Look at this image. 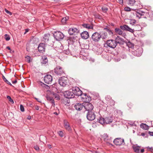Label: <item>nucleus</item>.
<instances>
[{
    "label": "nucleus",
    "mask_w": 153,
    "mask_h": 153,
    "mask_svg": "<svg viewBox=\"0 0 153 153\" xmlns=\"http://www.w3.org/2000/svg\"><path fill=\"white\" fill-rule=\"evenodd\" d=\"M103 137L105 141L108 143H109L110 142V140L108 138V137L107 134H104L103 135Z\"/></svg>",
    "instance_id": "obj_25"
},
{
    "label": "nucleus",
    "mask_w": 153,
    "mask_h": 153,
    "mask_svg": "<svg viewBox=\"0 0 153 153\" xmlns=\"http://www.w3.org/2000/svg\"><path fill=\"white\" fill-rule=\"evenodd\" d=\"M35 99L38 102H41V100L38 99V98H35Z\"/></svg>",
    "instance_id": "obj_53"
},
{
    "label": "nucleus",
    "mask_w": 153,
    "mask_h": 153,
    "mask_svg": "<svg viewBox=\"0 0 153 153\" xmlns=\"http://www.w3.org/2000/svg\"><path fill=\"white\" fill-rule=\"evenodd\" d=\"M114 40L115 41V42L117 45L118 43L119 44H123V39L122 38L118 36L116 38L115 40Z\"/></svg>",
    "instance_id": "obj_20"
},
{
    "label": "nucleus",
    "mask_w": 153,
    "mask_h": 153,
    "mask_svg": "<svg viewBox=\"0 0 153 153\" xmlns=\"http://www.w3.org/2000/svg\"><path fill=\"white\" fill-rule=\"evenodd\" d=\"M102 9L104 12H105L107 11L108 9L105 7H103L102 8Z\"/></svg>",
    "instance_id": "obj_43"
},
{
    "label": "nucleus",
    "mask_w": 153,
    "mask_h": 153,
    "mask_svg": "<svg viewBox=\"0 0 153 153\" xmlns=\"http://www.w3.org/2000/svg\"><path fill=\"white\" fill-rule=\"evenodd\" d=\"M148 15L149 17L152 19H153V11H149L148 13Z\"/></svg>",
    "instance_id": "obj_31"
},
{
    "label": "nucleus",
    "mask_w": 153,
    "mask_h": 153,
    "mask_svg": "<svg viewBox=\"0 0 153 153\" xmlns=\"http://www.w3.org/2000/svg\"><path fill=\"white\" fill-rule=\"evenodd\" d=\"M64 96L66 98L69 99L74 98V96L72 91H65L64 93Z\"/></svg>",
    "instance_id": "obj_10"
},
{
    "label": "nucleus",
    "mask_w": 153,
    "mask_h": 153,
    "mask_svg": "<svg viewBox=\"0 0 153 153\" xmlns=\"http://www.w3.org/2000/svg\"><path fill=\"white\" fill-rule=\"evenodd\" d=\"M93 106L91 103L88 102L84 103V109L87 111V115H94V113L92 111L93 109Z\"/></svg>",
    "instance_id": "obj_1"
},
{
    "label": "nucleus",
    "mask_w": 153,
    "mask_h": 153,
    "mask_svg": "<svg viewBox=\"0 0 153 153\" xmlns=\"http://www.w3.org/2000/svg\"><path fill=\"white\" fill-rule=\"evenodd\" d=\"M140 147L136 145H133L132 146V148L134 151L137 153H139L140 152Z\"/></svg>",
    "instance_id": "obj_21"
},
{
    "label": "nucleus",
    "mask_w": 153,
    "mask_h": 153,
    "mask_svg": "<svg viewBox=\"0 0 153 153\" xmlns=\"http://www.w3.org/2000/svg\"><path fill=\"white\" fill-rule=\"evenodd\" d=\"M72 91L73 95L79 96H81L82 94V91L77 87H73L72 89Z\"/></svg>",
    "instance_id": "obj_6"
},
{
    "label": "nucleus",
    "mask_w": 153,
    "mask_h": 153,
    "mask_svg": "<svg viewBox=\"0 0 153 153\" xmlns=\"http://www.w3.org/2000/svg\"><path fill=\"white\" fill-rule=\"evenodd\" d=\"M53 36L54 38L58 41L62 39L64 37V35L63 33L59 31L55 32L54 33Z\"/></svg>",
    "instance_id": "obj_4"
},
{
    "label": "nucleus",
    "mask_w": 153,
    "mask_h": 153,
    "mask_svg": "<svg viewBox=\"0 0 153 153\" xmlns=\"http://www.w3.org/2000/svg\"><path fill=\"white\" fill-rule=\"evenodd\" d=\"M5 11L7 13V14H9L10 15H12V13L11 12L7 10V9H5Z\"/></svg>",
    "instance_id": "obj_47"
},
{
    "label": "nucleus",
    "mask_w": 153,
    "mask_h": 153,
    "mask_svg": "<svg viewBox=\"0 0 153 153\" xmlns=\"http://www.w3.org/2000/svg\"><path fill=\"white\" fill-rule=\"evenodd\" d=\"M124 10L125 11H129L131 10V9L128 7H125L124 8Z\"/></svg>",
    "instance_id": "obj_44"
},
{
    "label": "nucleus",
    "mask_w": 153,
    "mask_h": 153,
    "mask_svg": "<svg viewBox=\"0 0 153 153\" xmlns=\"http://www.w3.org/2000/svg\"><path fill=\"white\" fill-rule=\"evenodd\" d=\"M144 149H141L140 150V152L141 153H143V152H144Z\"/></svg>",
    "instance_id": "obj_61"
},
{
    "label": "nucleus",
    "mask_w": 153,
    "mask_h": 153,
    "mask_svg": "<svg viewBox=\"0 0 153 153\" xmlns=\"http://www.w3.org/2000/svg\"><path fill=\"white\" fill-rule=\"evenodd\" d=\"M48 147L49 149H51L52 148V146L51 145L49 144L48 145Z\"/></svg>",
    "instance_id": "obj_59"
},
{
    "label": "nucleus",
    "mask_w": 153,
    "mask_h": 153,
    "mask_svg": "<svg viewBox=\"0 0 153 153\" xmlns=\"http://www.w3.org/2000/svg\"><path fill=\"white\" fill-rule=\"evenodd\" d=\"M79 31L78 29L76 28H70L68 30V33L70 35H72L75 33H78Z\"/></svg>",
    "instance_id": "obj_18"
},
{
    "label": "nucleus",
    "mask_w": 153,
    "mask_h": 153,
    "mask_svg": "<svg viewBox=\"0 0 153 153\" xmlns=\"http://www.w3.org/2000/svg\"><path fill=\"white\" fill-rule=\"evenodd\" d=\"M82 26L88 29H91L93 28V27L91 25L89 24H84L82 25Z\"/></svg>",
    "instance_id": "obj_27"
},
{
    "label": "nucleus",
    "mask_w": 153,
    "mask_h": 153,
    "mask_svg": "<svg viewBox=\"0 0 153 153\" xmlns=\"http://www.w3.org/2000/svg\"><path fill=\"white\" fill-rule=\"evenodd\" d=\"M105 98L106 100H107L108 99H110V97L109 96L108 97V96L107 97H105Z\"/></svg>",
    "instance_id": "obj_57"
},
{
    "label": "nucleus",
    "mask_w": 153,
    "mask_h": 153,
    "mask_svg": "<svg viewBox=\"0 0 153 153\" xmlns=\"http://www.w3.org/2000/svg\"><path fill=\"white\" fill-rule=\"evenodd\" d=\"M106 44L108 46L112 48H114L117 45L115 40L112 39L107 41Z\"/></svg>",
    "instance_id": "obj_9"
},
{
    "label": "nucleus",
    "mask_w": 153,
    "mask_h": 153,
    "mask_svg": "<svg viewBox=\"0 0 153 153\" xmlns=\"http://www.w3.org/2000/svg\"><path fill=\"white\" fill-rule=\"evenodd\" d=\"M45 44L43 43H40L38 47V50L40 52H42L45 51Z\"/></svg>",
    "instance_id": "obj_14"
},
{
    "label": "nucleus",
    "mask_w": 153,
    "mask_h": 153,
    "mask_svg": "<svg viewBox=\"0 0 153 153\" xmlns=\"http://www.w3.org/2000/svg\"><path fill=\"white\" fill-rule=\"evenodd\" d=\"M7 98L9 100V101L12 104L14 103L13 100L11 99L10 96H7Z\"/></svg>",
    "instance_id": "obj_35"
},
{
    "label": "nucleus",
    "mask_w": 153,
    "mask_h": 153,
    "mask_svg": "<svg viewBox=\"0 0 153 153\" xmlns=\"http://www.w3.org/2000/svg\"><path fill=\"white\" fill-rule=\"evenodd\" d=\"M120 28L123 30L128 31L131 33H133L134 29H132L129 27L127 25H121L120 26Z\"/></svg>",
    "instance_id": "obj_12"
},
{
    "label": "nucleus",
    "mask_w": 153,
    "mask_h": 153,
    "mask_svg": "<svg viewBox=\"0 0 153 153\" xmlns=\"http://www.w3.org/2000/svg\"><path fill=\"white\" fill-rule=\"evenodd\" d=\"M81 37L84 39H87L89 37V34L88 32L84 31L81 33Z\"/></svg>",
    "instance_id": "obj_19"
},
{
    "label": "nucleus",
    "mask_w": 153,
    "mask_h": 153,
    "mask_svg": "<svg viewBox=\"0 0 153 153\" xmlns=\"http://www.w3.org/2000/svg\"><path fill=\"white\" fill-rule=\"evenodd\" d=\"M115 60V61L116 62H119V61H120V59L119 58H117V59H114Z\"/></svg>",
    "instance_id": "obj_52"
},
{
    "label": "nucleus",
    "mask_w": 153,
    "mask_h": 153,
    "mask_svg": "<svg viewBox=\"0 0 153 153\" xmlns=\"http://www.w3.org/2000/svg\"><path fill=\"white\" fill-rule=\"evenodd\" d=\"M39 106H36V107H35V108H36V110H39Z\"/></svg>",
    "instance_id": "obj_62"
},
{
    "label": "nucleus",
    "mask_w": 153,
    "mask_h": 153,
    "mask_svg": "<svg viewBox=\"0 0 153 153\" xmlns=\"http://www.w3.org/2000/svg\"><path fill=\"white\" fill-rule=\"evenodd\" d=\"M64 52V53L67 55H68L70 53V51L68 49L65 50Z\"/></svg>",
    "instance_id": "obj_42"
},
{
    "label": "nucleus",
    "mask_w": 153,
    "mask_h": 153,
    "mask_svg": "<svg viewBox=\"0 0 153 153\" xmlns=\"http://www.w3.org/2000/svg\"><path fill=\"white\" fill-rule=\"evenodd\" d=\"M128 4L131 6H133L135 4L136 0H128Z\"/></svg>",
    "instance_id": "obj_33"
},
{
    "label": "nucleus",
    "mask_w": 153,
    "mask_h": 153,
    "mask_svg": "<svg viewBox=\"0 0 153 153\" xmlns=\"http://www.w3.org/2000/svg\"><path fill=\"white\" fill-rule=\"evenodd\" d=\"M34 148L36 150H38L39 149V147L37 146H34Z\"/></svg>",
    "instance_id": "obj_50"
},
{
    "label": "nucleus",
    "mask_w": 153,
    "mask_h": 153,
    "mask_svg": "<svg viewBox=\"0 0 153 153\" xmlns=\"http://www.w3.org/2000/svg\"><path fill=\"white\" fill-rule=\"evenodd\" d=\"M68 79L65 77H61L59 79V83L60 85L65 86L67 84Z\"/></svg>",
    "instance_id": "obj_8"
},
{
    "label": "nucleus",
    "mask_w": 153,
    "mask_h": 153,
    "mask_svg": "<svg viewBox=\"0 0 153 153\" xmlns=\"http://www.w3.org/2000/svg\"><path fill=\"white\" fill-rule=\"evenodd\" d=\"M47 100H50L51 101V99H52V98L50 97H48L47 98Z\"/></svg>",
    "instance_id": "obj_63"
},
{
    "label": "nucleus",
    "mask_w": 153,
    "mask_h": 153,
    "mask_svg": "<svg viewBox=\"0 0 153 153\" xmlns=\"http://www.w3.org/2000/svg\"><path fill=\"white\" fill-rule=\"evenodd\" d=\"M136 22V21L135 20H132L131 21L130 24H134Z\"/></svg>",
    "instance_id": "obj_49"
},
{
    "label": "nucleus",
    "mask_w": 153,
    "mask_h": 153,
    "mask_svg": "<svg viewBox=\"0 0 153 153\" xmlns=\"http://www.w3.org/2000/svg\"><path fill=\"white\" fill-rule=\"evenodd\" d=\"M51 101L52 103L54 105V102L53 99H51Z\"/></svg>",
    "instance_id": "obj_55"
},
{
    "label": "nucleus",
    "mask_w": 153,
    "mask_h": 153,
    "mask_svg": "<svg viewBox=\"0 0 153 153\" xmlns=\"http://www.w3.org/2000/svg\"><path fill=\"white\" fill-rule=\"evenodd\" d=\"M54 97L56 100H58L60 99V97L58 94H54Z\"/></svg>",
    "instance_id": "obj_37"
},
{
    "label": "nucleus",
    "mask_w": 153,
    "mask_h": 153,
    "mask_svg": "<svg viewBox=\"0 0 153 153\" xmlns=\"http://www.w3.org/2000/svg\"><path fill=\"white\" fill-rule=\"evenodd\" d=\"M115 114L118 115H121L122 114V112L120 110H116L115 112Z\"/></svg>",
    "instance_id": "obj_39"
},
{
    "label": "nucleus",
    "mask_w": 153,
    "mask_h": 153,
    "mask_svg": "<svg viewBox=\"0 0 153 153\" xmlns=\"http://www.w3.org/2000/svg\"><path fill=\"white\" fill-rule=\"evenodd\" d=\"M149 134L150 135L153 136V132H149Z\"/></svg>",
    "instance_id": "obj_60"
},
{
    "label": "nucleus",
    "mask_w": 153,
    "mask_h": 153,
    "mask_svg": "<svg viewBox=\"0 0 153 153\" xmlns=\"http://www.w3.org/2000/svg\"><path fill=\"white\" fill-rule=\"evenodd\" d=\"M20 109L22 111H24V108L23 106L22 105H20Z\"/></svg>",
    "instance_id": "obj_45"
},
{
    "label": "nucleus",
    "mask_w": 153,
    "mask_h": 153,
    "mask_svg": "<svg viewBox=\"0 0 153 153\" xmlns=\"http://www.w3.org/2000/svg\"><path fill=\"white\" fill-rule=\"evenodd\" d=\"M135 52L134 55L137 56H140L143 53V50L141 47H140L136 50Z\"/></svg>",
    "instance_id": "obj_16"
},
{
    "label": "nucleus",
    "mask_w": 153,
    "mask_h": 153,
    "mask_svg": "<svg viewBox=\"0 0 153 153\" xmlns=\"http://www.w3.org/2000/svg\"><path fill=\"white\" fill-rule=\"evenodd\" d=\"M139 13H140V15L141 16L144 15V12L141 11H139Z\"/></svg>",
    "instance_id": "obj_48"
},
{
    "label": "nucleus",
    "mask_w": 153,
    "mask_h": 153,
    "mask_svg": "<svg viewBox=\"0 0 153 153\" xmlns=\"http://www.w3.org/2000/svg\"><path fill=\"white\" fill-rule=\"evenodd\" d=\"M113 142L116 145H123L125 144L124 139L121 138H117L115 139Z\"/></svg>",
    "instance_id": "obj_5"
},
{
    "label": "nucleus",
    "mask_w": 153,
    "mask_h": 153,
    "mask_svg": "<svg viewBox=\"0 0 153 153\" xmlns=\"http://www.w3.org/2000/svg\"><path fill=\"white\" fill-rule=\"evenodd\" d=\"M4 37H5V39L6 41H9L10 39V36L7 35V34H5L4 35Z\"/></svg>",
    "instance_id": "obj_38"
},
{
    "label": "nucleus",
    "mask_w": 153,
    "mask_h": 153,
    "mask_svg": "<svg viewBox=\"0 0 153 153\" xmlns=\"http://www.w3.org/2000/svg\"><path fill=\"white\" fill-rule=\"evenodd\" d=\"M68 19V17L63 18L61 20V22L63 24H64Z\"/></svg>",
    "instance_id": "obj_32"
},
{
    "label": "nucleus",
    "mask_w": 153,
    "mask_h": 153,
    "mask_svg": "<svg viewBox=\"0 0 153 153\" xmlns=\"http://www.w3.org/2000/svg\"><path fill=\"white\" fill-rule=\"evenodd\" d=\"M87 119L89 120H93L95 118V115H86Z\"/></svg>",
    "instance_id": "obj_28"
},
{
    "label": "nucleus",
    "mask_w": 153,
    "mask_h": 153,
    "mask_svg": "<svg viewBox=\"0 0 153 153\" xmlns=\"http://www.w3.org/2000/svg\"><path fill=\"white\" fill-rule=\"evenodd\" d=\"M75 108L76 110L80 111L83 108L84 109V103L82 104L79 103H77L75 105Z\"/></svg>",
    "instance_id": "obj_15"
},
{
    "label": "nucleus",
    "mask_w": 153,
    "mask_h": 153,
    "mask_svg": "<svg viewBox=\"0 0 153 153\" xmlns=\"http://www.w3.org/2000/svg\"><path fill=\"white\" fill-rule=\"evenodd\" d=\"M140 127L145 130H147L148 128V126L146 124L144 123L141 124Z\"/></svg>",
    "instance_id": "obj_29"
},
{
    "label": "nucleus",
    "mask_w": 153,
    "mask_h": 153,
    "mask_svg": "<svg viewBox=\"0 0 153 153\" xmlns=\"http://www.w3.org/2000/svg\"><path fill=\"white\" fill-rule=\"evenodd\" d=\"M39 84L41 86H42L43 87H44L45 85V84L44 83H43L41 82H39Z\"/></svg>",
    "instance_id": "obj_46"
},
{
    "label": "nucleus",
    "mask_w": 153,
    "mask_h": 153,
    "mask_svg": "<svg viewBox=\"0 0 153 153\" xmlns=\"http://www.w3.org/2000/svg\"><path fill=\"white\" fill-rule=\"evenodd\" d=\"M135 14L136 15V17L140 19L141 18V16L140 15V13H139V12H136L135 13Z\"/></svg>",
    "instance_id": "obj_40"
},
{
    "label": "nucleus",
    "mask_w": 153,
    "mask_h": 153,
    "mask_svg": "<svg viewBox=\"0 0 153 153\" xmlns=\"http://www.w3.org/2000/svg\"><path fill=\"white\" fill-rule=\"evenodd\" d=\"M101 38V33L97 32L94 33L92 35L91 39L95 42H99Z\"/></svg>",
    "instance_id": "obj_3"
},
{
    "label": "nucleus",
    "mask_w": 153,
    "mask_h": 153,
    "mask_svg": "<svg viewBox=\"0 0 153 153\" xmlns=\"http://www.w3.org/2000/svg\"><path fill=\"white\" fill-rule=\"evenodd\" d=\"M101 38L103 39H106L108 37L107 33L106 32L103 33L102 35L101 34Z\"/></svg>",
    "instance_id": "obj_30"
},
{
    "label": "nucleus",
    "mask_w": 153,
    "mask_h": 153,
    "mask_svg": "<svg viewBox=\"0 0 153 153\" xmlns=\"http://www.w3.org/2000/svg\"><path fill=\"white\" fill-rule=\"evenodd\" d=\"M64 126L65 128L68 131L71 130V128L69 123L66 120H64Z\"/></svg>",
    "instance_id": "obj_17"
},
{
    "label": "nucleus",
    "mask_w": 153,
    "mask_h": 153,
    "mask_svg": "<svg viewBox=\"0 0 153 153\" xmlns=\"http://www.w3.org/2000/svg\"><path fill=\"white\" fill-rule=\"evenodd\" d=\"M58 133L61 137L63 136V133L62 131H59L58 132Z\"/></svg>",
    "instance_id": "obj_41"
},
{
    "label": "nucleus",
    "mask_w": 153,
    "mask_h": 153,
    "mask_svg": "<svg viewBox=\"0 0 153 153\" xmlns=\"http://www.w3.org/2000/svg\"><path fill=\"white\" fill-rule=\"evenodd\" d=\"M31 118V117L30 115H28L27 117V118L28 120H30Z\"/></svg>",
    "instance_id": "obj_58"
},
{
    "label": "nucleus",
    "mask_w": 153,
    "mask_h": 153,
    "mask_svg": "<svg viewBox=\"0 0 153 153\" xmlns=\"http://www.w3.org/2000/svg\"><path fill=\"white\" fill-rule=\"evenodd\" d=\"M127 45L129 48H132L134 47V44L130 42H128L127 44Z\"/></svg>",
    "instance_id": "obj_36"
},
{
    "label": "nucleus",
    "mask_w": 153,
    "mask_h": 153,
    "mask_svg": "<svg viewBox=\"0 0 153 153\" xmlns=\"http://www.w3.org/2000/svg\"><path fill=\"white\" fill-rule=\"evenodd\" d=\"M63 103L66 105H69L70 101L69 99L65 98L62 101Z\"/></svg>",
    "instance_id": "obj_24"
},
{
    "label": "nucleus",
    "mask_w": 153,
    "mask_h": 153,
    "mask_svg": "<svg viewBox=\"0 0 153 153\" xmlns=\"http://www.w3.org/2000/svg\"><path fill=\"white\" fill-rule=\"evenodd\" d=\"M48 62V60L47 57L45 56H43L42 57L41 63L42 64H45Z\"/></svg>",
    "instance_id": "obj_23"
},
{
    "label": "nucleus",
    "mask_w": 153,
    "mask_h": 153,
    "mask_svg": "<svg viewBox=\"0 0 153 153\" xmlns=\"http://www.w3.org/2000/svg\"><path fill=\"white\" fill-rule=\"evenodd\" d=\"M25 59L26 61L28 63H30L31 61L30 57L28 56L25 57Z\"/></svg>",
    "instance_id": "obj_34"
},
{
    "label": "nucleus",
    "mask_w": 153,
    "mask_h": 153,
    "mask_svg": "<svg viewBox=\"0 0 153 153\" xmlns=\"http://www.w3.org/2000/svg\"><path fill=\"white\" fill-rule=\"evenodd\" d=\"M55 72L58 75H61L64 73L61 67L57 66L54 69Z\"/></svg>",
    "instance_id": "obj_13"
},
{
    "label": "nucleus",
    "mask_w": 153,
    "mask_h": 153,
    "mask_svg": "<svg viewBox=\"0 0 153 153\" xmlns=\"http://www.w3.org/2000/svg\"><path fill=\"white\" fill-rule=\"evenodd\" d=\"M118 1L120 4H123V0H118Z\"/></svg>",
    "instance_id": "obj_51"
},
{
    "label": "nucleus",
    "mask_w": 153,
    "mask_h": 153,
    "mask_svg": "<svg viewBox=\"0 0 153 153\" xmlns=\"http://www.w3.org/2000/svg\"><path fill=\"white\" fill-rule=\"evenodd\" d=\"M149 150H150L152 152H153V149L152 147L149 148Z\"/></svg>",
    "instance_id": "obj_64"
},
{
    "label": "nucleus",
    "mask_w": 153,
    "mask_h": 153,
    "mask_svg": "<svg viewBox=\"0 0 153 153\" xmlns=\"http://www.w3.org/2000/svg\"><path fill=\"white\" fill-rule=\"evenodd\" d=\"M81 96V100L85 103L89 102L91 100V97L86 94H82Z\"/></svg>",
    "instance_id": "obj_7"
},
{
    "label": "nucleus",
    "mask_w": 153,
    "mask_h": 153,
    "mask_svg": "<svg viewBox=\"0 0 153 153\" xmlns=\"http://www.w3.org/2000/svg\"><path fill=\"white\" fill-rule=\"evenodd\" d=\"M29 29H25V32H24V34H26V33L29 31Z\"/></svg>",
    "instance_id": "obj_54"
},
{
    "label": "nucleus",
    "mask_w": 153,
    "mask_h": 153,
    "mask_svg": "<svg viewBox=\"0 0 153 153\" xmlns=\"http://www.w3.org/2000/svg\"><path fill=\"white\" fill-rule=\"evenodd\" d=\"M115 30L117 33L120 35H122L123 34V31L119 28H116L115 29Z\"/></svg>",
    "instance_id": "obj_26"
},
{
    "label": "nucleus",
    "mask_w": 153,
    "mask_h": 153,
    "mask_svg": "<svg viewBox=\"0 0 153 153\" xmlns=\"http://www.w3.org/2000/svg\"><path fill=\"white\" fill-rule=\"evenodd\" d=\"M44 79L45 83L51 84L52 81V77L50 75L48 74L45 76Z\"/></svg>",
    "instance_id": "obj_11"
},
{
    "label": "nucleus",
    "mask_w": 153,
    "mask_h": 153,
    "mask_svg": "<svg viewBox=\"0 0 153 153\" xmlns=\"http://www.w3.org/2000/svg\"><path fill=\"white\" fill-rule=\"evenodd\" d=\"M50 35L49 33L45 34L43 37L42 41L45 42H47L49 40Z\"/></svg>",
    "instance_id": "obj_22"
},
{
    "label": "nucleus",
    "mask_w": 153,
    "mask_h": 153,
    "mask_svg": "<svg viewBox=\"0 0 153 153\" xmlns=\"http://www.w3.org/2000/svg\"><path fill=\"white\" fill-rule=\"evenodd\" d=\"M112 118L110 115L105 117H101L98 120L99 122L101 124H108L112 122Z\"/></svg>",
    "instance_id": "obj_2"
},
{
    "label": "nucleus",
    "mask_w": 153,
    "mask_h": 153,
    "mask_svg": "<svg viewBox=\"0 0 153 153\" xmlns=\"http://www.w3.org/2000/svg\"><path fill=\"white\" fill-rule=\"evenodd\" d=\"M17 82V80H16L14 81H12V83L13 84H16V83Z\"/></svg>",
    "instance_id": "obj_56"
}]
</instances>
